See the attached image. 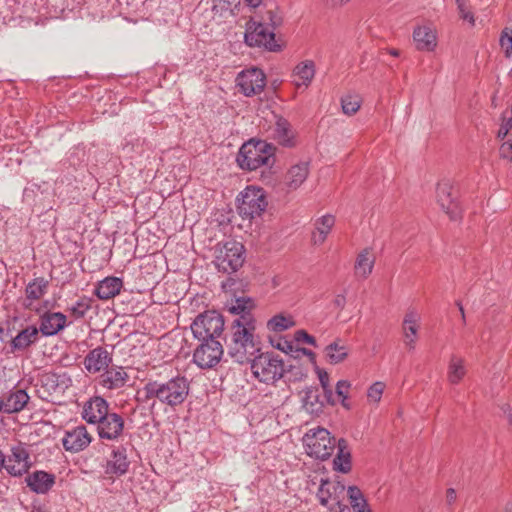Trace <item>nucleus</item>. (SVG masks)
<instances>
[{
  "label": "nucleus",
  "instance_id": "obj_35",
  "mask_svg": "<svg viewBox=\"0 0 512 512\" xmlns=\"http://www.w3.org/2000/svg\"><path fill=\"white\" fill-rule=\"evenodd\" d=\"M466 369L464 360L453 355L448 365V381L451 384H458L465 376Z\"/></svg>",
  "mask_w": 512,
  "mask_h": 512
},
{
  "label": "nucleus",
  "instance_id": "obj_50",
  "mask_svg": "<svg viewBox=\"0 0 512 512\" xmlns=\"http://www.w3.org/2000/svg\"><path fill=\"white\" fill-rule=\"evenodd\" d=\"M500 156L503 159L511 160L512 159V143L504 142L500 147Z\"/></svg>",
  "mask_w": 512,
  "mask_h": 512
},
{
  "label": "nucleus",
  "instance_id": "obj_61",
  "mask_svg": "<svg viewBox=\"0 0 512 512\" xmlns=\"http://www.w3.org/2000/svg\"><path fill=\"white\" fill-rule=\"evenodd\" d=\"M276 348L282 351H286V348L290 349L291 345L287 341H285L283 344H277Z\"/></svg>",
  "mask_w": 512,
  "mask_h": 512
},
{
  "label": "nucleus",
  "instance_id": "obj_38",
  "mask_svg": "<svg viewBox=\"0 0 512 512\" xmlns=\"http://www.w3.org/2000/svg\"><path fill=\"white\" fill-rule=\"evenodd\" d=\"M342 111L344 114L354 115L361 107V97L356 94H348L341 99Z\"/></svg>",
  "mask_w": 512,
  "mask_h": 512
},
{
  "label": "nucleus",
  "instance_id": "obj_58",
  "mask_svg": "<svg viewBox=\"0 0 512 512\" xmlns=\"http://www.w3.org/2000/svg\"><path fill=\"white\" fill-rule=\"evenodd\" d=\"M244 192H262V189L254 185H248L244 189Z\"/></svg>",
  "mask_w": 512,
  "mask_h": 512
},
{
  "label": "nucleus",
  "instance_id": "obj_9",
  "mask_svg": "<svg viewBox=\"0 0 512 512\" xmlns=\"http://www.w3.org/2000/svg\"><path fill=\"white\" fill-rule=\"evenodd\" d=\"M200 344L193 353V362L201 369L214 368L222 359L224 349L219 340H198Z\"/></svg>",
  "mask_w": 512,
  "mask_h": 512
},
{
  "label": "nucleus",
  "instance_id": "obj_26",
  "mask_svg": "<svg viewBox=\"0 0 512 512\" xmlns=\"http://www.w3.org/2000/svg\"><path fill=\"white\" fill-rule=\"evenodd\" d=\"M123 286L121 278L110 276L101 280L95 289L96 296L101 300H108L120 293Z\"/></svg>",
  "mask_w": 512,
  "mask_h": 512
},
{
  "label": "nucleus",
  "instance_id": "obj_12",
  "mask_svg": "<svg viewBox=\"0 0 512 512\" xmlns=\"http://www.w3.org/2000/svg\"><path fill=\"white\" fill-rule=\"evenodd\" d=\"M237 197V208L243 219H253L265 211L268 202L265 194H240Z\"/></svg>",
  "mask_w": 512,
  "mask_h": 512
},
{
  "label": "nucleus",
  "instance_id": "obj_5",
  "mask_svg": "<svg viewBox=\"0 0 512 512\" xmlns=\"http://www.w3.org/2000/svg\"><path fill=\"white\" fill-rule=\"evenodd\" d=\"M268 15L271 22L269 25L253 19L247 23L244 35L245 42L249 46L264 47L269 51H277L280 46L275 41L274 30L279 25L280 19L272 11H269Z\"/></svg>",
  "mask_w": 512,
  "mask_h": 512
},
{
  "label": "nucleus",
  "instance_id": "obj_46",
  "mask_svg": "<svg viewBox=\"0 0 512 512\" xmlns=\"http://www.w3.org/2000/svg\"><path fill=\"white\" fill-rule=\"evenodd\" d=\"M456 4H457V9H458L460 17L463 20L468 21L472 26H474L475 18H474L472 11L466 4V1L465 0H456Z\"/></svg>",
  "mask_w": 512,
  "mask_h": 512
},
{
  "label": "nucleus",
  "instance_id": "obj_1",
  "mask_svg": "<svg viewBox=\"0 0 512 512\" xmlns=\"http://www.w3.org/2000/svg\"><path fill=\"white\" fill-rule=\"evenodd\" d=\"M254 332L255 320L249 316L233 320L231 341L228 344V355L234 362L246 364L260 352L259 342Z\"/></svg>",
  "mask_w": 512,
  "mask_h": 512
},
{
  "label": "nucleus",
  "instance_id": "obj_51",
  "mask_svg": "<svg viewBox=\"0 0 512 512\" xmlns=\"http://www.w3.org/2000/svg\"><path fill=\"white\" fill-rule=\"evenodd\" d=\"M53 378H55V382L57 383V385H62L64 388H67L69 386V384L71 383V379L69 377L66 376V374H63V375H52Z\"/></svg>",
  "mask_w": 512,
  "mask_h": 512
},
{
  "label": "nucleus",
  "instance_id": "obj_8",
  "mask_svg": "<svg viewBox=\"0 0 512 512\" xmlns=\"http://www.w3.org/2000/svg\"><path fill=\"white\" fill-rule=\"evenodd\" d=\"M244 246L237 241L231 240L218 245L215 255V266L223 273L236 272L244 263Z\"/></svg>",
  "mask_w": 512,
  "mask_h": 512
},
{
  "label": "nucleus",
  "instance_id": "obj_57",
  "mask_svg": "<svg viewBox=\"0 0 512 512\" xmlns=\"http://www.w3.org/2000/svg\"><path fill=\"white\" fill-rule=\"evenodd\" d=\"M244 1L248 6H250L252 8H256L261 4V0H244Z\"/></svg>",
  "mask_w": 512,
  "mask_h": 512
},
{
  "label": "nucleus",
  "instance_id": "obj_27",
  "mask_svg": "<svg viewBox=\"0 0 512 512\" xmlns=\"http://www.w3.org/2000/svg\"><path fill=\"white\" fill-rule=\"evenodd\" d=\"M315 75L313 61L307 60L298 64L293 71V83L297 88L308 87Z\"/></svg>",
  "mask_w": 512,
  "mask_h": 512
},
{
  "label": "nucleus",
  "instance_id": "obj_4",
  "mask_svg": "<svg viewBox=\"0 0 512 512\" xmlns=\"http://www.w3.org/2000/svg\"><path fill=\"white\" fill-rule=\"evenodd\" d=\"M249 363L253 376L267 385L275 384L286 372L282 358L274 352L255 355Z\"/></svg>",
  "mask_w": 512,
  "mask_h": 512
},
{
  "label": "nucleus",
  "instance_id": "obj_55",
  "mask_svg": "<svg viewBox=\"0 0 512 512\" xmlns=\"http://www.w3.org/2000/svg\"><path fill=\"white\" fill-rule=\"evenodd\" d=\"M438 189L445 191V190H452L454 189L453 182L449 179H444L441 182L438 183Z\"/></svg>",
  "mask_w": 512,
  "mask_h": 512
},
{
  "label": "nucleus",
  "instance_id": "obj_44",
  "mask_svg": "<svg viewBox=\"0 0 512 512\" xmlns=\"http://www.w3.org/2000/svg\"><path fill=\"white\" fill-rule=\"evenodd\" d=\"M385 384L381 381L374 382L367 391V397L370 401L378 403L381 400Z\"/></svg>",
  "mask_w": 512,
  "mask_h": 512
},
{
  "label": "nucleus",
  "instance_id": "obj_62",
  "mask_svg": "<svg viewBox=\"0 0 512 512\" xmlns=\"http://www.w3.org/2000/svg\"><path fill=\"white\" fill-rule=\"evenodd\" d=\"M504 413H507L509 422L512 425V414L510 412V407L509 406H507V408L504 409Z\"/></svg>",
  "mask_w": 512,
  "mask_h": 512
},
{
  "label": "nucleus",
  "instance_id": "obj_64",
  "mask_svg": "<svg viewBox=\"0 0 512 512\" xmlns=\"http://www.w3.org/2000/svg\"><path fill=\"white\" fill-rule=\"evenodd\" d=\"M504 512H512V503H508L506 506H505V510Z\"/></svg>",
  "mask_w": 512,
  "mask_h": 512
},
{
  "label": "nucleus",
  "instance_id": "obj_11",
  "mask_svg": "<svg viewBox=\"0 0 512 512\" xmlns=\"http://www.w3.org/2000/svg\"><path fill=\"white\" fill-rule=\"evenodd\" d=\"M237 86L245 96H253L263 91L266 85L264 72L259 68L241 71L236 78Z\"/></svg>",
  "mask_w": 512,
  "mask_h": 512
},
{
  "label": "nucleus",
  "instance_id": "obj_6",
  "mask_svg": "<svg viewBox=\"0 0 512 512\" xmlns=\"http://www.w3.org/2000/svg\"><path fill=\"white\" fill-rule=\"evenodd\" d=\"M303 443L308 455L316 459L326 460L334 452L336 439L331 437L325 428L310 429L303 437Z\"/></svg>",
  "mask_w": 512,
  "mask_h": 512
},
{
  "label": "nucleus",
  "instance_id": "obj_54",
  "mask_svg": "<svg viewBox=\"0 0 512 512\" xmlns=\"http://www.w3.org/2000/svg\"><path fill=\"white\" fill-rule=\"evenodd\" d=\"M457 498L456 491L453 488H449L446 491V502L448 505H452L455 503Z\"/></svg>",
  "mask_w": 512,
  "mask_h": 512
},
{
  "label": "nucleus",
  "instance_id": "obj_28",
  "mask_svg": "<svg viewBox=\"0 0 512 512\" xmlns=\"http://www.w3.org/2000/svg\"><path fill=\"white\" fill-rule=\"evenodd\" d=\"M413 39L418 50L433 51L437 45L435 33L427 26L417 27L413 32Z\"/></svg>",
  "mask_w": 512,
  "mask_h": 512
},
{
  "label": "nucleus",
  "instance_id": "obj_45",
  "mask_svg": "<svg viewBox=\"0 0 512 512\" xmlns=\"http://www.w3.org/2000/svg\"><path fill=\"white\" fill-rule=\"evenodd\" d=\"M507 111H504L501 116V124L497 133V138L503 140L512 129V112L509 117L506 116Z\"/></svg>",
  "mask_w": 512,
  "mask_h": 512
},
{
  "label": "nucleus",
  "instance_id": "obj_39",
  "mask_svg": "<svg viewBox=\"0 0 512 512\" xmlns=\"http://www.w3.org/2000/svg\"><path fill=\"white\" fill-rule=\"evenodd\" d=\"M294 325L291 317L284 316L282 314L275 315L267 322V327L273 332H282Z\"/></svg>",
  "mask_w": 512,
  "mask_h": 512
},
{
  "label": "nucleus",
  "instance_id": "obj_36",
  "mask_svg": "<svg viewBox=\"0 0 512 512\" xmlns=\"http://www.w3.org/2000/svg\"><path fill=\"white\" fill-rule=\"evenodd\" d=\"M325 355L331 364H338L348 356V349L338 341L332 342L325 348Z\"/></svg>",
  "mask_w": 512,
  "mask_h": 512
},
{
  "label": "nucleus",
  "instance_id": "obj_2",
  "mask_svg": "<svg viewBox=\"0 0 512 512\" xmlns=\"http://www.w3.org/2000/svg\"><path fill=\"white\" fill-rule=\"evenodd\" d=\"M145 399L175 408L183 404L190 392V381L184 375H176L166 381H149L143 387Z\"/></svg>",
  "mask_w": 512,
  "mask_h": 512
},
{
  "label": "nucleus",
  "instance_id": "obj_25",
  "mask_svg": "<svg viewBox=\"0 0 512 512\" xmlns=\"http://www.w3.org/2000/svg\"><path fill=\"white\" fill-rule=\"evenodd\" d=\"M274 140L283 147L295 146V135L291 124L283 117H278L273 131Z\"/></svg>",
  "mask_w": 512,
  "mask_h": 512
},
{
  "label": "nucleus",
  "instance_id": "obj_3",
  "mask_svg": "<svg viewBox=\"0 0 512 512\" xmlns=\"http://www.w3.org/2000/svg\"><path fill=\"white\" fill-rule=\"evenodd\" d=\"M275 150L266 141L252 139L241 146L236 161L243 170H256L262 166L270 170L275 164Z\"/></svg>",
  "mask_w": 512,
  "mask_h": 512
},
{
  "label": "nucleus",
  "instance_id": "obj_60",
  "mask_svg": "<svg viewBox=\"0 0 512 512\" xmlns=\"http://www.w3.org/2000/svg\"><path fill=\"white\" fill-rule=\"evenodd\" d=\"M6 463V456L4 455V453L0 450V471L4 468L5 469V464Z\"/></svg>",
  "mask_w": 512,
  "mask_h": 512
},
{
  "label": "nucleus",
  "instance_id": "obj_53",
  "mask_svg": "<svg viewBox=\"0 0 512 512\" xmlns=\"http://www.w3.org/2000/svg\"><path fill=\"white\" fill-rule=\"evenodd\" d=\"M334 306L339 308V309H343L345 307V304H346V297L344 294H338L336 295L334 301Z\"/></svg>",
  "mask_w": 512,
  "mask_h": 512
},
{
  "label": "nucleus",
  "instance_id": "obj_20",
  "mask_svg": "<svg viewBox=\"0 0 512 512\" xmlns=\"http://www.w3.org/2000/svg\"><path fill=\"white\" fill-rule=\"evenodd\" d=\"M56 477L52 473L43 470H37L25 478V482L30 490L36 494H46L54 486Z\"/></svg>",
  "mask_w": 512,
  "mask_h": 512
},
{
  "label": "nucleus",
  "instance_id": "obj_63",
  "mask_svg": "<svg viewBox=\"0 0 512 512\" xmlns=\"http://www.w3.org/2000/svg\"><path fill=\"white\" fill-rule=\"evenodd\" d=\"M457 306H458V308L460 310V314L462 316L463 321H465V313H464V308H463L462 304L460 302H458Z\"/></svg>",
  "mask_w": 512,
  "mask_h": 512
},
{
  "label": "nucleus",
  "instance_id": "obj_41",
  "mask_svg": "<svg viewBox=\"0 0 512 512\" xmlns=\"http://www.w3.org/2000/svg\"><path fill=\"white\" fill-rule=\"evenodd\" d=\"M331 489L335 490V486L328 479H321L317 492V498L322 506H327L332 497Z\"/></svg>",
  "mask_w": 512,
  "mask_h": 512
},
{
  "label": "nucleus",
  "instance_id": "obj_30",
  "mask_svg": "<svg viewBox=\"0 0 512 512\" xmlns=\"http://www.w3.org/2000/svg\"><path fill=\"white\" fill-rule=\"evenodd\" d=\"M375 258L368 249L362 250L355 261L354 269L358 277L366 279L373 270Z\"/></svg>",
  "mask_w": 512,
  "mask_h": 512
},
{
  "label": "nucleus",
  "instance_id": "obj_19",
  "mask_svg": "<svg viewBox=\"0 0 512 512\" xmlns=\"http://www.w3.org/2000/svg\"><path fill=\"white\" fill-rule=\"evenodd\" d=\"M128 379L129 376L124 367L111 364L100 374L98 383L105 389L117 390L124 387Z\"/></svg>",
  "mask_w": 512,
  "mask_h": 512
},
{
  "label": "nucleus",
  "instance_id": "obj_31",
  "mask_svg": "<svg viewBox=\"0 0 512 512\" xmlns=\"http://www.w3.org/2000/svg\"><path fill=\"white\" fill-rule=\"evenodd\" d=\"M347 442L340 439L337 445V455L333 460L334 470L341 473H348L351 470V455L348 451Z\"/></svg>",
  "mask_w": 512,
  "mask_h": 512
},
{
  "label": "nucleus",
  "instance_id": "obj_29",
  "mask_svg": "<svg viewBox=\"0 0 512 512\" xmlns=\"http://www.w3.org/2000/svg\"><path fill=\"white\" fill-rule=\"evenodd\" d=\"M438 203L451 220L457 221L461 218L462 209L458 194H438Z\"/></svg>",
  "mask_w": 512,
  "mask_h": 512
},
{
  "label": "nucleus",
  "instance_id": "obj_49",
  "mask_svg": "<svg viewBox=\"0 0 512 512\" xmlns=\"http://www.w3.org/2000/svg\"><path fill=\"white\" fill-rule=\"evenodd\" d=\"M295 339L298 342H304V343H307V344L312 345V346L316 345L315 338L312 335L308 334L305 330H298V331H296L295 332Z\"/></svg>",
  "mask_w": 512,
  "mask_h": 512
},
{
  "label": "nucleus",
  "instance_id": "obj_21",
  "mask_svg": "<svg viewBox=\"0 0 512 512\" xmlns=\"http://www.w3.org/2000/svg\"><path fill=\"white\" fill-rule=\"evenodd\" d=\"M39 340V330L35 325L27 326L17 333L10 342V352H24Z\"/></svg>",
  "mask_w": 512,
  "mask_h": 512
},
{
  "label": "nucleus",
  "instance_id": "obj_24",
  "mask_svg": "<svg viewBox=\"0 0 512 512\" xmlns=\"http://www.w3.org/2000/svg\"><path fill=\"white\" fill-rule=\"evenodd\" d=\"M309 175V162L301 161L292 165L286 175L285 184L289 189L297 190L305 182Z\"/></svg>",
  "mask_w": 512,
  "mask_h": 512
},
{
  "label": "nucleus",
  "instance_id": "obj_17",
  "mask_svg": "<svg viewBox=\"0 0 512 512\" xmlns=\"http://www.w3.org/2000/svg\"><path fill=\"white\" fill-rule=\"evenodd\" d=\"M67 317L62 312H45L39 318V333L45 337L57 335L66 326Z\"/></svg>",
  "mask_w": 512,
  "mask_h": 512
},
{
  "label": "nucleus",
  "instance_id": "obj_52",
  "mask_svg": "<svg viewBox=\"0 0 512 512\" xmlns=\"http://www.w3.org/2000/svg\"><path fill=\"white\" fill-rule=\"evenodd\" d=\"M318 378L323 389H326L330 385L329 375L326 371L320 370L318 372Z\"/></svg>",
  "mask_w": 512,
  "mask_h": 512
},
{
  "label": "nucleus",
  "instance_id": "obj_43",
  "mask_svg": "<svg viewBox=\"0 0 512 512\" xmlns=\"http://www.w3.org/2000/svg\"><path fill=\"white\" fill-rule=\"evenodd\" d=\"M499 44L504 49L507 58L512 55V28L505 27L500 35Z\"/></svg>",
  "mask_w": 512,
  "mask_h": 512
},
{
  "label": "nucleus",
  "instance_id": "obj_10",
  "mask_svg": "<svg viewBox=\"0 0 512 512\" xmlns=\"http://www.w3.org/2000/svg\"><path fill=\"white\" fill-rule=\"evenodd\" d=\"M5 464V470L13 477L26 474L31 468L30 453L26 444L18 443L12 446Z\"/></svg>",
  "mask_w": 512,
  "mask_h": 512
},
{
  "label": "nucleus",
  "instance_id": "obj_15",
  "mask_svg": "<svg viewBox=\"0 0 512 512\" xmlns=\"http://www.w3.org/2000/svg\"><path fill=\"white\" fill-rule=\"evenodd\" d=\"M124 430V420L117 413H108L98 424L97 433L101 440L116 441Z\"/></svg>",
  "mask_w": 512,
  "mask_h": 512
},
{
  "label": "nucleus",
  "instance_id": "obj_14",
  "mask_svg": "<svg viewBox=\"0 0 512 512\" xmlns=\"http://www.w3.org/2000/svg\"><path fill=\"white\" fill-rule=\"evenodd\" d=\"M130 467L127 455V446L124 444L111 447V453L104 466L107 475L122 476Z\"/></svg>",
  "mask_w": 512,
  "mask_h": 512
},
{
  "label": "nucleus",
  "instance_id": "obj_13",
  "mask_svg": "<svg viewBox=\"0 0 512 512\" xmlns=\"http://www.w3.org/2000/svg\"><path fill=\"white\" fill-rule=\"evenodd\" d=\"M113 362V354L105 347L97 346L91 349L83 359V366L89 374H101Z\"/></svg>",
  "mask_w": 512,
  "mask_h": 512
},
{
  "label": "nucleus",
  "instance_id": "obj_47",
  "mask_svg": "<svg viewBox=\"0 0 512 512\" xmlns=\"http://www.w3.org/2000/svg\"><path fill=\"white\" fill-rule=\"evenodd\" d=\"M351 384L347 380H339L336 384V394L342 399V405L347 407L345 400L348 398V390Z\"/></svg>",
  "mask_w": 512,
  "mask_h": 512
},
{
  "label": "nucleus",
  "instance_id": "obj_33",
  "mask_svg": "<svg viewBox=\"0 0 512 512\" xmlns=\"http://www.w3.org/2000/svg\"><path fill=\"white\" fill-rule=\"evenodd\" d=\"M347 494L354 512H372L366 498L357 486H349Z\"/></svg>",
  "mask_w": 512,
  "mask_h": 512
},
{
  "label": "nucleus",
  "instance_id": "obj_18",
  "mask_svg": "<svg viewBox=\"0 0 512 512\" xmlns=\"http://www.w3.org/2000/svg\"><path fill=\"white\" fill-rule=\"evenodd\" d=\"M109 413V403L101 396L89 399L83 406L81 415L88 424H98Z\"/></svg>",
  "mask_w": 512,
  "mask_h": 512
},
{
  "label": "nucleus",
  "instance_id": "obj_16",
  "mask_svg": "<svg viewBox=\"0 0 512 512\" xmlns=\"http://www.w3.org/2000/svg\"><path fill=\"white\" fill-rule=\"evenodd\" d=\"M91 442L92 436L84 425L66 431L62 439L64 449L72 453L83 451Z\"/></svg>",
  "mask_w": 512,
  "mask_h": 512
},
{
  "label": "nucleus",
  "instance_id": "obj_34",
  "mask_svg": "<svg viewBox=\"0 0 512 512\" xmlns=\"http://www.w3.org/2000/svg\"><path fill=\"white\" fill-rule=\"evenodd\" d=\"M48 280L43 277L35 278L29 282L25 289L26 298L30 301L38 300L47 292Z\"/></svg>",
  "mask_w": 512,
  "mask_h": 512
},
{
  "label": "nucleus",
  "instance_id": "obj_42",
  "mask_svg": "<svg viewBox=\"0 0 512 512\" xmlns=\"http://www.w3.org/2000/svg\"><path fill=\"white\" fill-rule=\"evenodd\" d=\"M419 326H402L404 344L409 351L416 348Z\"/></svg>",
  "mask_w": 512,
  "mask_h": 512
},
{
  "label": "nucleus",
  "instance_id": "obj_59",
  "mask_svg": "<svg viewBox=\"0 0 512 512\" xmlns=\"http://www.w3.org/2000/svg\"><path fill=\"white\" fill-rule=\"evenodd\" d=\"M350 0H331L333 7H340L348 3Z\"/></svg>",
  "mask_w": 512,
  "mask_h": 512
},
{
  "label": "nucleus",
  "instance_id": "obj_22",
  "mask_svg": "<svg viewBox=\"0 0 512 512\" xmlns=\"http://www.w3.org/2000/svg\"><path fill=\"white\" fill-rule=\"evenodd\" d=\"M334 225L335 217L332 214H325L315 219L314 231L312 232L311 235V241L313 245H322L326 241Z\"/></svg>",
  "mask_w": 512,
  "mask_h": 512
},
{
  "label": "nucleus",
  "instance_id": "obj_32",
  "mask_svg": "<svg viewBox=\"0 0 512 512\" xmlns=\"http://www.w3.org/2000/svg\"><path fill=\"white\" fill-rule=\"evenodd\" d=\"M302 407L309 414L322 412L323 402L320 400V395L316 389L308 388L304 391Z\"/></svg>",
  "mask_w": 512,
  "mask_h": 512
},
{
  "label": "nucleus",
  "instance_id": "obj_48",
  "mask_svg": "<svg viewBox=\"0 0 512 512\" xmlns=\"http://www.w3.org/2000/svg\"><path fill=\"white\" fill-rule=\"evenodd\" d=\"M420 319V314L416 310L409 309L403 318L402 326H419Z\"/></svg>",
  "mask_w": 512,
  "mask_h": 512
},
{
  "label": "nucleus",
  "instance_id": "obj_56",
  "mask_svg": "<svg viewBox=\"0 0 512 512\" xmlns=\"http://www.w3.org/2000/svg\"><path fill=\"white\" fill-rule=\"evenodd\" d=\"M323 391H324V396H325L327 402L330 404H334L335 402H334V398H333V392H332L330 385L326 389H323Z\"/></svg>",
  "mask_w": 512,
  "mask_h": 512
},
{
  "label": "nucleus",
  "instance_id": "obj_40",
  "mask_svg": "<svg viewBox=\"0 0 512 512\" xmlns=\"http://www.w3.org/2000/svg\"><path fill=\"white\" fill-rule=\"evenodd\" d=\"M90 309L91 299L88 297H82L70 307H68V311L74 316L75 319L83 318Z\"/></svg>",
  "mask_w": 512,
  "mask_h": 512
},
{
  "label": "nucleus",
  "instance_id": "obj_23",
  "mask_svg": "<svg viewBox=\"0 0 512 512\" xmlns=\"http://www.w3.org/2000/svg\"><path fill=\"white\" fill-rule=\"evenodd\" d=\"M30 397L23 389H17L6 396L1 397L2 411L6 414L21 411L28 403Z\"/></svg>",
  "mask_w": 512,
  "mask_h": 512
},
{
  "label": "nucleus",
  "instance_id": "obj_37",
  "mask_svg": "<svg viewBox=\"0 0 512 512\" xmlns=\"http://www.w3.org/2000/svg\"><path fill=\"white\" fill-rule=\"evenodd\" d=\"M250 307H251V300L249 298L240 297V298H237L231 304L229 311L232 314L238 315L237 318L249 316L251 319H254L252 314L250 313Z\"/></svg>",
  "mask_w": 512,
  "mask_h": 512
},
{
  "label": "nucleus",
  "instance_id": "obj_7",
  "mask_svg": "<svg viewBox=\"0 0 512 512\" xmlns=\"http://www.w3.org/2000/svg\"><path fill=\"white\" fill-rule=\"evenodd\" d=\"M224 330V319L220 313L208 310L199 314L191 324V331L197 340H219Z\"/></svg>",
  "mask_w": 512,
  "mask_h": 512
}]
</instances>
